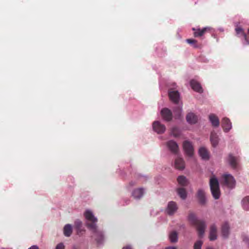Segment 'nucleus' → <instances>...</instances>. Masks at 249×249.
I'll list each match as a JSON object with an SVG mask.
<instances>
[{"mask_svg": "<svg viewBox=\"0 0 249 249\" xmlns=\"http://www.w3.org/2000/svg\"><path fill=\"white\" fill-rule=\"evenodd\" d=\"M84 215L85 218L90 222L87 224V226L93 233L95 240L97 244H102L104 240V236L102 231H98L97 229L96 224L97 222V218L94 217L92 212L89 210H87L84 213Z\"/></svg>", "mask_w": 249, "mask_h": 249, "instance_id": "f257e3e1", "label": "nucleus"}, {"mask_svg": "<svg viewBox=\"0 0 249 249\" xmlns=\"http://www.w3.org/2000/svg\"><path fill=\"white\" fill-rule=\"evenodd\" d=\"M188 219L191 224L195 226L198 232V235L199 237H202L205 232L206 228V225L205 221L203 220L198 219L195 213L190 212Z\"/></svg>", "mask_w": 249, "mask_h": 249, "instance_id": "f03ea898", "label": "nucleus"}, {"mask_svg": "<svg viewBox=\"0 0 249 249\" xmlns=\"http://www.w3.org/2000/svg\"><path fill=\"white\" fill-rule=\"evenodd\" d=\"M210 186L213 196L215 199H218L220 196L219 182L214 177H212L210 180Z\"/></svg>", "mask_w": 249, "mask_h": 249, "instance_id": "7ed1b4c3", "label": "nucleus"}, {"mask_svg": "<svg viewBox=\"0 0 249 249\" xmlns=\"http://www.w3.org/2000/svg\"><path fill=\"white\" fill-rule=\"evenodd\" d=\"M183 149L187 155L191 157L194 154V147L192 143L188 141H185L183 143Z\"/></svg>", "mask_w": 249, "mask_h": 249, "instance_id": "20e7f679", "label": "nucleus"}, {"mask_svg": "<svg viewBox=\"0 0 249 249\" xmlns=\"http://www.w3.org/2000/svg\"><path fill=\"white\" fill-rule=\"evenodd\" d=\"M168 94L170 100L176 104H178L179 102L180 98L179 93L177 90L169 89Z\"/></svg>", "mask_w": 249, "mask_h": 249, "instance_id": "39448f33", "label": "nucleus"}, {"mask_svg": "<svg viewBox=\"0 0 249 249\" xmlns=\"http://www.w3.org/2000/svg\"><path fill=\"white\" fill-rule=\"evenodd\" d=\"M178 209L177 203L173 201H170L167 205L166 211L168 214L173 215Z\"/></svg>", "mask_w": 249, "mask_h": 249, "instance_id": "423d86ee", "label": "nucleus"}, {"mask_svg": "<svg viewBox=\"0 0 249 249\" xmlns=\"http://www.w3.org/2000/svg\"><path fill=\"white\" fill-rule=\"evenodd\" d=\"M153 130L158 134L163 133L166 129L165 126L159 121H155L153 123Z\"/></svg>", "mask_w": 249, "mask_h": 249, "instance_id": "0eeeda50", "label": "nucleus"}, {"mask_svg": "<svg viewBox=\"0 0 249 249\" xmlns=\"http://www.w3.org/2000/svg\"><path fill=\"white\" fill-rule=\"evenodd\" d=\"M225 184L229 188H233L235 186V180L233 177L230 175L226 174L223 176Z\"/></svg>", "mask_w": 249, "mask_h": 249, "instance_id": "6e6552de", "label": "nucleus"}, {"mask_svg": "<svg viewBox=\"0 0 249 249\" xmlns=\"http://www.w3.org/2000/svg\"><path fill=\"white\" fill-rule=\"evenodd\" d=\"M192 30L194 31V36L195 37H199L203 36L206 33L209 32L210 28L209 27H205L200 29V28H193Z\"/></svg>", "mask_w": 249, "mask_h": 249, "instance_id": "1a4fd4ad", "label": "nucleus"}, {"mask_svg": "<svg viewBox=\"0 0 249 249\" xmlns=\"http://www.w3.org/2000/svg\"><path fill=\"white\" fill-rule=\"evenodd\" d=\"M161 115L162 118L166 121L169 122L172 119V113L167 108H164L161 110Z\"/></svg>", "mask_w": 249, "mask_h": 249, "instance_id": "9d476101", "label": "nucleus"}, {"mask_svg": "<svg viewBox=\"0 0 249 249\" xmlns=\"http://www.w3.org/2000/svg\"><path fill=\"white\" fill-rule=\"evenodd\" d=\"M167 146L173 153L177 154L178 153V146L176 142L170 140L167 142Z\"/></svg>", "mask_w": 249, "mask_h": 249, "instance_id": "9b49d317", "label": "nucleus"}, {"mask_svg": "<svg viewBox=\"0 0 249 249\" xmlns=\"http://www.w3.org/2000/svg\"><path fill=\"white\" fill-rule=\"evenodd\" d=\"M222 127L224 131L228 132L231 128V123L229 119L224 118L222 120Z\"/></svg>", "mask_w": 249, "mask_h": 249, "instance_id": "f8f14e48", "label": "nucleus"}, {"mask_svg": "<svg viewBox=\"0 0 249 249\" xmlns=\"http://www.w3.org/2000/svg\"><path fill=\"white\" fill-rule=\"evenodd\" d=\"M190 85L192 88L196 91L201 93L203 92L202 88L200 84L195 80H192L190 81Z\"/></svg>", "mask_w": 249, "mask_h": 249, "instance_id": "ddd939ff", "label": "nucleus"}, {"mask_svg": "<svg viewBox=\"0 0 249 249\" xmlns=\"http://www.w3.org/2000/svg\"><path fill=\"white\" fill-rule=\"evenodd\" d=\"M196 196L199 203L201 205L205 204L206 203V198L204 191L202 189H199L197 192Z\"/></svg>", "mask_w": 249, "mask_h": 249, "instance_id": "4468645a", "label": "nucleus"}, {"mask_svg": "<svg viewBox=\"0 0 249 249\" xmlns=\"http://www.w3.org/2000/svg\"><path fill=\"white\" fill-rule=\"evenodd\" d=\"M210 141L213 147H215L218 144L219 138L217 134L214 131L211 132Z\"/></svg>", "mask_w": 249, "mask_h": 249, "instance_id": "2eb2a0df", "label": "nucleus"}, {"mask_svg": "<svg viewBox=\"0 0 249 249\" xmlns=\"http://www.w3.org/2000/svg\"><path fill=\"white\" fill-rule=\"evenodd\" d=\"M144 190L140 188L134 190L132 193V196L135 199H140L143 196Z\"/></svg>", "mask_w": 249, "mask_h": 249, "instance_id": "dca6fc26", "label": "nucleus"}, {"mask_svg": "<svg viewBox=\"0 0 249 249\" xmlns=\"http://www.w3.org/2000/svg\"><path fill=\"white\" fill-rule=\"evenodd\" d=\"M217 238V228L215 225H212L210 227L209 239L213 241Z\"/></svg>", "mask_w": 249, "mask_h": 249, "instance_id": "f3484780", "label": "nucleus"}, {"mask_svg": "<svg viewBox=\"0 0 249 249\" xmlns=\"http://www.w3.org/2000/svg\"><path fill=\"white\" fill-rule=\"evenodd\" d=\"M209 120L214 127H218L219 125V120L214 114H211L209 116Z\"/></svg>", "mask_w": 249, "mask_h": 249, "instance_id": "a211bd4d", "label": "nucleus"}, {"mask_svg": "<svg viewBox=\"0 0 249 249\" xmlns=\"http://www.w3.org/2000/svg\"><path fill=\"white\" fill-rule=\"evenodd\" d=\"M228 161L232 168L235 169L237 168L238 164V158L237 157L233 156L231 154H229Z\"/></svg>", "mask_w": 249, "mask_h": 249, "instance_id": "6ab92c4d", "label": "nucleus"}, {"mask_svg": "<svg viewBox=\"0 0 249 249\" xmlns=\"http://www.w3.org/2000/svg\"><path fill=\"white\" fill-rule=\"evenodd\" d=\"M175 166L176 168L183 170L185 168V163L183 160L181 158H178L175 160Z\"/></svg>", "mask_w": 249, "mask_h": 249, "instance_id": "aec40b11", "label": "nucleus"}, {"mask_svg": "<svg viewBox=\"0 0 249 249\" xmlns=\"http://www.w3.org/2000/svg\"><path fill=\"white\" fill-rule=\"evenodd\" d=\"M187 121L191 124H194L197 122V117L193 113H189L186 116Z\"/></svg>", "mask_w": 249, "mask_h": 249, "instance_id": "412c9836", "label": "nucleus"}, {"mask_svg": "<svg viewBox=\"0 0 249 249\" xmlns=\"http://www.w3.org/2000/svg\"><path fill=\"white\" fill-rule=\"evenodd\" d=\"M199 156L204 160L209 159V154L208 150L204 147H201L199 149Z\"/></svg>", "mask_w": 249, "mask_h": 249, "instance_id": "4be33fe9", "label": "nucleus"}, {"mask_svg": "<svg viewBox=\"0 0 249 249\" xmlns=\"http://www.w3.org/2000/svg\"><path fill=\"white\" fill-rule=\"evenodd\" d=\"M230 226L228 223H225L223 224L221 229L222 235L225 237H228L229 234Z\"/></svg>", "mask_w": 249, "mask_h": 249, "instance_id": "5701e85b", "label": "nucleus"}, {"mask_svg": "<svg viewBox=\"0 0 249 249\" xmlns=\"http://www.w3.org/2000/svg\"><path fill=\"white\" fill-rule=\"evenodd\" d=\"M169 238L171 243H176L178 241V234L177 231H172L169 235Z\"/></svg>", "mask_w": 249, "mask_h": 249, "instance_id": "b1692460", "label": "nucleus"}, {"mask_svg": "<svg viewBox=\"0 0 249 249\" xmlns=\"http://www.w3.org/2000/svg\"><path fill=\"white\" fill-rule=\"evenodd\" d=\"M64 234L67 237H69L72 233V227L70 224H67L64 228Z\"/></svg>", "mask_w": 249, "mask_h": 249, "instance_id": "393cba45", "label": "nucleus"}, {"mask_svg": "<svg viewBox=\"0 0 249 249\" xmlns=\"http://www.w3.org/2000/svg\"><path fill=\"white\" fill-rule=\"evenodd\" d=\"M177 181L179 184L183 186H186L188 184V180L183 176H179L177 178Z\"/></svg>", "mask_w": 249, "mask_h": 249, "instance_id": "a878e982", "label": "nucleus"}, {"mask_svg": "<svg viewBox=\"0 0 249 249\" xmlns=\"http://www.w3.org/2000/svg\"><path fill=\"white\" fill-rule=\"evenodd\" d=\"M243 208L246 211H249V196H245L242 200Z\"/></svg>", "mask_w": 249, "mask_h": 249, "instance_id": "bb28decb", "label": "nucleus"}, {"mask_svg": "<svg viewBox=\"0 0 249 249\" xmlns=\"http://www.w3.org/2000/svg\"><path fill=\"white\" fill-rule=\"evenodd\" d=\"M171 134L174 137H178L181 134V131L178 127L174 126L171 129Z\"/></svg>", "mask_w": 249, "mask_h": 249, "instance_id": "cd10ccee", "label": "nucleus"}, {"mask_svg": "<svg viewBox=\"0 0 249 249\" xmlns=\"http://www.w3.org/2000/svg\"><path fill=\"white\" fill-rule=\"evenodd\" d=\"M177 192L179 196L183 199H185L187 196V193L185 189L179 188L177 189Z\"/></svg>", "mask_w": 249, "mask_h": 249, "instance_id": "c85d7f7f", "label": "nucleus"}, {"mask_svg": "<svg viewBox=\"0 0 249 249\" xmlns=\"http://www.w3.org/2000/svg\"><path fill=\"white\" fill-rule=\"evenodd\" d=\"M236 32L237 34H242L244 37L245 41L246 42L247 44H249V41L248 40L247 35L243 31V29L239 27V28H236Z\"/></svg>", "mask_w": 249, "mask_h": 249, "instance_id": "c756f323", "label": "nucleus"}, {"mask_svg": "<svg viewBox=\"0 0 249 249\" xmlns=\"http://www.w3.org/2000/svg\"><path fill=\"white\" fill-rule=\"evenodd\" d=\"M186 42L192 45L194 48H197L198 47L197 41L196 39H186Z\"/></svg>", "mask_w": 249, "mask_h": 249, "instance_id": "7c9ffc66", "label": "nucleus"}, {"mask_svg": "<svg viewBox=\"0 0 249 249\" xmlns=\"http://www.w3.org/2000/svg\"><path fill=\"white\" fill-rule=\"evenodd\" d=\"M203 242L201 240L197 241L194 245V249H201Z\"/></svg>", "mask_w": 249, "mask_h": 249, "instance_id": "2f4dec72", "label": "nucleus"}, {"mask_svg": "<svg viewBox=\"0 0 249 249\" xmlns=\"http://www.w3.org/2000/svg\"><path fill=\"white\" fill-rule=\"evenodd\" d=\"M75 226L77 229H80L82 225V222L79 220H77L74 223Z\"/></svg>", "mask_w": 249, "mask_h": 249, "instance_id": "473e14b6", "label": "nucleus"}, {"mask_svg": "<svg viewBox=\"0 0 249 249\" xmlns=\"http://www.w3.org/2000/svg\"><path fill=\"white\" fill-rule=\"evenodd\" d=\"M55 249H65V246L62 243H60L57 245Z\"/></svg>", "mask_w": 249, "mask_h": 249, "instance_id": "72a5a7b5", "label": "nucleus"}, {"mask_svg": "<svg viewBox=\"0 0 249 249\" xmlns=\"http://www.w3.org/2000/svg\"><path fill=\"white\" fill-rule=\"evenodd\" d=\"M181 108L180 107H177L174 109V112L177 113L178 115H180Z\"/></svg>", "mask_w": 249, "mask_h": 249, "instance_id": "f704fd0d", "label": "nucleus"}, {"mask_svg": "<svg viewBox=\"0 0 249 249\" xmlns=\"http://www.w3.org/2000/svg\"><path fill=\"white\" fill-rule=\"evenodd\" d=\"M123 249H132L131 246L130 245H126V246L124 247Z\"/></svg>", "mask_w": 249, "mask_h": 249, "instance_id": "c9c22d12", "label": "nucleus"}, {"mask_svg": "<svg viewBox=\"0 0 249 249\" xmlns=\"http://www.w3.org/2000/svg\"><path fill=\"white\" fill-rule=\"evenodd\" d=\"M28 249H39L38 247L36 245H33L29 248Z\"/></svg>", "mask_w": 249, "mask_h": 249, "instance_id": "e433bc0d", "label": "nucleus"}, {"mask_svg": "<svg viewBox=\"0 0 249 249\" xmlns=\"http://www.w3.org/2000/svg\"><path fill=\"white\" fill-rule=\"evenodd\" d=\"M165 249H177V248L175 247H168L166 248Z\"/></svg>", "mask_w": 249, "mask_h": 249, "instance_id": "4c0bfd02", "label": "nucleus"}, {"mask_svg": "<svg viewBox=\"0 0 249 249\" xmlns=\"http://www.w3.org/2000/svg\"><path fill=\"white\" fill-rule=\"evenodd\" d=\"M135 184H136V182H132V181L130 182V183H129V184H130V185L131 186H132L135 185Z\"/></svg>", "mask_w": 249, "mask_h": 249, "instance_id": "58836bf2", "label": "nucleus"}, {"mask_svg": "<svg viewBox=\"0 0 249 249\" xmlns=\"http://www.w3.org/2000/svg\"><path fill=\"white\" fill-rule=\"evenodd\" d=\"M206 249H213V248H210V247H208Z\"/></svg>", "mask_w": 249, "mask_h": 249, "instance_id": "ea45409f", "label": "nucleus"}, {"mask_svg": "<svg viewBox=\"0 0 249 249\" xmlns=\"http://www.w3.org/2000/svg\"><path fill=\"white\" fill-rule=\"evenodd\" d=\"M248 34H249V29H248Z\"/></svg>", "mask_w": 249, "mask_h": 249, "instance_id": "a19ab883", "label": "nucleus"}, {"mask_svg": "<svg viewBox=\"0 0 249 249\" xmlns=\"http://www.w3.org/2000/svg\"><path fill=\"white\" fill-rule=\"evenodd\" d=\"M2 249H4V248Z\"/></svg>", "mask_w": 249, "mask_h": 249, "instance_id": "79ce46f5", "label": "nucleus"}]
</instances>
